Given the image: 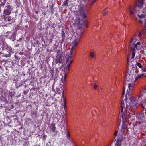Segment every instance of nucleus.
<instances>
[{
    "label": "nucleus",
    "instance_id": "nucleus-1",
    "mask_svg": "<svg viewBox=\"0 0 146 146\" xmlns=\"http://www.w3.org/2000/svg\"><path fill=\"white\" fill-rule=\"evenodd\" d=\"M137 106V102L135 99L133 97H126L124 100L121 101V112L122 113L123 119H125L127 115V112L129 107L135 109Z\"/></svg>",
    "mask_w": 146,
    "mask_h": 146
},
{
    "label": "nucleus",
    "instance_id": "nucleus-2",
    "mask_svg": "<svg viewBox=\"0 0 146 146\" xmlns=\"http://www.w3.org/2000/svg\"><path fill=\"white\" fill-rule=\"evenodd\" d=\"M73 53H71L70 52V53L68 54L66 56V63L64 64L63 68L62 70H65L66 71H69L70 67L71 64L73 60L72 59V55Z\"/></svg>",
    "mask_w": 146,
    "mask_h": 146
},
{
    "label": "nucleus",
    "instance_id": "nucleus-3",
    "mask_svg": "<svg viewBox=\"0 0 146 146\" xmlns=\"http://www.w3.org/2000/svg\"><path fill=\"white\" fill-rule=\"evenodd\" d=\"M137 13V15L139 18V23L141 24H142L144 23H145L144 30L145 33H146V19L145 17V15L142 14V13L141 12V11H140L139 12Z\"/></svg>",
    "mask_w": 146,
    "mask_h": 146
},
{
    "label": "nucleus",
    "instance_id": "nucleus-4",
    "mask_svg": "<svg viewBox=\"0 0 146 146\" xmlns=\"http://www.w3.org/2000/svg\"><path fill=\"white\" fill-rule=\"evenodd\" d=\"M144 3L143 0H138L134 6L135 7L138 13L140 11H141V8L142 7Z\"/></svg>",
    "mask_w": 146,
    "mask_h": 146
},
{
    "label": "nucleus",
    "instance_id": "nucleus-5",
    "mask_svg": "<svg viewBox=\"0 0 146 146\" xmlns=\"http://www.w3.org/2000/svg\"><path fill=\"white\" fill-rule=\"evenodd\" d=\"M133 86V83H129L128 84V88L127 89V92L126 94V97H130V96L131 95V92L132 91Z\"/></svg>",
    "mask_w": 146,
    "mask_h": 146
},
{
    "label": "nucleus",
    "instance_id": "nucleus-6",
    "mask_svg": "<svg viewBox=\"0 0 146 146\" xmlns=\"http://www.w3.org/2000/svg\"><path fill=\"white\" fill-rule=\"evenodd\" d=\"M131 51L132 52V56L131 57V59H133L136 55V57H138L139 56V52L138 50L136 49L133 46L131 48Z\"/></svg>",
    "mask_w": 146,
    "mask_h": 146
},
{
    "label": "nucleus",
    "instance_id": "nucleus-7",
    "mask_svg": "<svg viewBox=\"0 0 146 146\" xmlns=\"http://www.w3.org/2000/svg\"><path fill=\"white\" fill-rule=\"evenodd\" d=\"M63 61L62 56L60 51L59 50L57 52V55L56 56V59L55 61L56 64L61 63Z\"/></svg>",
    "mask_w": 146,
    "mask_h": 146
},
{
    "label": "nucleus",
    "instance_id": "nucleus-8",
    "mask_svg": "<svg viewBox=\"0 0 146 146\" xmlns=\"http://www.w3.org/2000/svg\"><path fill=\"white\" fill-rule=\"evenodd\" d=\"M128 9L130 14L131 15L134 16L135 13L138 12L134 6H129Z\"/></svg>",
    "mask_w": 146,
    "mask_h": 146
},
{
    "label": "nucleus",
    "instance_id": "nucleus-9",
    "mask_svg": "<svg viewBox=\"0 0 146 146\" xmlns=\"http://www.w3.org/2000/svg\"><path fill=\"white\" fill-rule=\"evenodd\" d=\"M62 71L63 73L62 74H64V75L61 79L60 81V83H62L63 84H65L66 82V78L67 74L69 72V71H66L65 70H62Z\"/></svg>",
    "mask_w": 146,
    "mask_h": 146
},
{
    "label": "nucleus",
    "instance_id": "nucleus-10",
    "mask_svg": "<svg viewBox=\"0 0 146 146\" xmlns=\"http://www.w3.org/2000/svg\"><path fill=\"white\" fill-rule=\"evenodd\" d=\"M78 43L77 41L76 40H74V41L70 43V52H71V53H73V50L77 45Z\"/></svg>",
    "mask_w": 146,
    "mask_h": 146
},
{
    "label": "nucleus",
    "instance_id": "nucleus-11",
    "mask_svg": "<svg viewBox=\"0 0 146 146\" xmlns=\"http://www.w3.org/2000/svg\"><path fill=\"white\" fill-rule=\"evenodd\" d=\"M127 130V129L122 128L119 131V135L122 139H125L126 137L125 133Z\"/></svg>",
    "mask_w": 146,
    "mask_h": 146
},
{
    "label": "nucleus",
    "instance_id": "nucleus-12",
    "mask_svg": "<svg viewBox=\"0 0 146 146\" xmlns=\"http://www.w3.org/2000/svg\"><path fill=\"white\" fill-rule=\"evenodd\" d=\"M66 117V115L65 114L64 115L62 116V118L61 119V121L60 122V125L61 128L62 129L64 127L65 124V117Z\"/></svg>",
    "mask_w": 146,
    "mask_h": 146
},
{
    "label": "nucleus",
    "instance_id": "nucleus-13",
    "mask_svg": "<svg viewBox=\"0 0 146 146\" xmlns=\"http://www.w3.org/2000/svg\"><path fill=\"white\" fill-rule=\"evenodd\" d=\"M49 129V131H52L53 132H55L56 127L54 123H51L50 125L48 127L47 129Z\"/></svg>",
    "mask_w": 146,
    "mask_h": 146
},
{
    "label": "nucleus",
    "instance_id": "nucleus-14",
    "mask_svg": "<svg viewBox=\"0 0 146 146\" xmlns=\"http://www.w3.org/2000/svg\"><path fill=\"white\" fill-rule=\"evenodd\" d=\"M11 6H8L4 11V14L7 15H9L11 13Z\"/></svg>",
    "mask_w": 146,
    "mask_h": 146
},
{
    "label": "nucleus",
    "instance_id": "nucleus-15",
    "mask_svg": "<svg viewBox=\"0 0 146 146\" xmlns=\"http://www.w3.org/2000/svg\"><path fill=\"white\" fill-rule=\"evenodd\" d=\"M136 49L138 50H140L142 48V44L139 42H137L133 46Z\"/></svg>",
    "mask_w": 146,
    "mask_h": 146
},
{
    "label": "nucleus",
    "instance_id": "nucleus-16",
    "mask_svg": "<svg viewBox=\"0 0 146 146\" xmlns=\"http://www.w3.org/2000/svg\"><path fill=\"white\" fill-rule=\"evenodd\" d=\"M128 124V122L127 120H125L123 123L122 128L127 129V127Z\"/></svg>",
    "mask_w": 146,
    "mask_h": 146
},
{
    "label": "nucleus",
    "instance_id": "nucleus-17",
    "mask_svg": "<svg viewBox=\"0 0 146 146\" xmlns=\"http://www.w3.org/2000/svg\"><path fill=\"white\" fill-rule=\"evenodd\" d=\"M139 120H141L143 121V118L144 117L143 114H141L138 115L136 117Z\"/></svg>",
    "mask_w": 146,
    "mask_h": 146
},
{
    "label": "nucleus",
    "instance_id": "nucleus-18",
    "mask_svg": "<svg viewBox=\"0 0 146 146\" xmlns=\"http://www.w3.org/2000/svg\"><path fill=\"white\" fill-rule=\"evenodd\" d=\"M143 75H144V74H143L137 75V76H136L135 78V79L133 81L135 83L137 80H138L141 77H142L143 76Z\"/></svg>",
    "mask_w": 146,
    "mask_h": 146
},
{
    "label": "nucleus",
    "instance_id": "nucleus-19",
    "mask_svg": "<svg viewBox=\"0 0 146 146\" xmlns=\"http://www.w3.org/2000/svg\"><path fill=\"white\" fill-rule=\"evenodd\" d=\"M137 39L135 36V37H132L131 39L130 43L132 44H134L135 43Z\"/></svg>",
    "mask_w": 146,
    "mask_h": 146
},
{
    "label": "nucleus",
    "instance_id": "nucleus-20",
    "mask_svg": "<svg viewBox=\"0 0 146 146\" xmlns=\"http://www.w3.org/2000/svg\"><path fill=\"white\" fill-rule=\"evenodd\" d=\"M79 11L81 15H84L86 13V10L84 9L81 8L80 9Z\"/></svg>",
    "mask_w": 146,
    "mask_h": 146
},
{
    "label": "nucleus",
    "instance_id": "nucleus-21",
    "mask_svg": "<svg viewBox=\"0 0 146 146\" xmlns=\"http://www.w3.org/2000/svg\"><path fill=\"white\" fill-rule=\"evenodd\" d=\"M95 53L93 52H91L90 53V56L91 58L93 59L95 57Z\"/></svg>",
    "mask_w": 146,
    "mask_h": 146
},
{
    "label": "nucleus",
    "instance_id": "nucleus-22",
    "mask_svg": "<svg viewBox=\"0 0 146 146\" xmlns=\"http://www.w3.org/2000/svg\"><path fill=\"white\" fill-rule=\"evenodd\" d=\"M136 66H138L139 68H142L143 67V66L142 64L139 62H137L135 64Z\"/></svg>",
    "mask_w": 146,
    "mask_h": 146
},
{
    "label": "nucleus",
    "instance_id": "nucleus-23",
    "mask_svg": "<svg viewBox=\"0 0 146 146\" xmlns=\"http://www.w3.org/2000/svg\"><path fill=\"white\" fill-rule=\"evenodd\" d=\"M141 12L142 13V14L145 15V16L146 15V6L143 9H141Z\"/></svg>",
    "mask_w": 146,
    "mask_h": 146
},
{
    "label": "nucleus",
    "instance_id": "nucleus-24",
    "mask_svg": "<svg viewBox=\"0 0 146 146\" xmlns=\"http://www.w3.org/2000/svg\"><path fill=\"white\" fill-rule=\"evenodd\" d=\"M141 36H142V33L141 32H139V35L137 36L138 37L137 39H140L141 38Z\"/></svg>",
    "mask_w": 146,
    "mask_h": 146
},
{
    "label": "nucleus",
    "instance_id": "nucleus-25",
    "mask_svg": "<svg viewBox=\"0 0 146 146\" xmlns=\"http://www.w3.org/2000/svg\"><path fill=\"white\" fill-rule=\"evenodd\" d=\"M0 2H1V3H0V5H4L5 3V0H0Z\"/></svg>",
    "mask_w": 146,
    "mask_h": 146
},
{
    "label": "nucleus",
    "instance_id": "nucleus-26",
    "mask_svg": "<svg viewBox=\"0 0 146 146\" xmlns=\"http://www.w3.org/2000/svg\"><path fill=\"white\" fill-rule=\"evenodd\" d=\"M66 135L67 136V138L68 139H69L70 136V133L68 131H67L66 133Z\"/></svg>",
    "mask_w": 146,
    "mask_h": 146
},
{
    "label": "nucleus",
    "instance_id": "nucleus-27",
    "mask_svg": "<svg viewBox=\"0 0 146 146\" xmlns=\"http://www.w3.org/2000/svg\"><path fill=\"white\" fill-rule=\"evenodd\" d=\"M64 84H62V83H60V87H61V90H62V89H64Z\"/></svg>",
    "mask_w": 146,
    "mask_h": 146
},
{
    "label": "nucleus",
    "instance_id": "nucleus-28",
    "mask_svg": "<svg viewBox=\"0 0 146 146\" xmlns=\"http://www.w3.org/2000/svg\"><path fill=\"white\" fill-rule=\"evenodd\" d=\"M96 1V0H93V1L89 4V5L90 6H92Z\"/></svg>",
    "mask_w": 146,
    "mask_h": 146
},
{
    "label": "nucleus",
    "instance_id": "nucleus-29",
    "mask_svg": "<svg viewBox=\"0 0 146 146\" xmlns=\"http://www.w3.org/2000/svg\"><path fill=\"white\" fill-rule=\"evenodd\" d=\"M61 91L62 92V95L63 97L64 96V89H62V90Z\"/></svg>",
    "mask_w": 146,
    "mask_h": 146
},
{
    "label": "nucleus",
    "instance_id": "nucleus-30",
    "mask_svg": "<svg viewBox=\"0 0 146 146\" xmlns=\"http://www.w3.org/2000/svg\"><path fill=\"white\" fill-rule=\"evenodd\" d=\"M98 87V85H96L95 83H94V89H96Z\"/></svg>",
    "mask_w": 146,
    "mask_h": 146
},
{
    "label": "nucleus",
    "instance_id": "nucleus-31",
    "mask_svg": "<svg viewBox=\"0 0 146 146\" xmlns=\"http://www.w3.org/2000/svg\"><path fill=\"white\" fill-rule=\"evenodd\" d=\"M121 144L120 142H118L115 145V146H121Z\"/></svg>",
    "mask_w": 146,
    "mask_h": 146
},
{
    "label": "nucleus",
    "instance_id": "nucleus-32",
    "mask_svg": "<svg viewBox=\"0 0 146 146\" xmlns=\"http://www.w3.org/2000/svg\"><path fill=\"white\" fill-rule=\"evenodd\" d=\"M143 72H146V67H142L141 68Z\"/></svg>",
    "mask_w": 146,
    "mask_h": 146
},
{
    "label": "nucleus",
    "instance_id": "nucleus-33",
    "mask_svg": "<svg viewBox=\"0 0 146 146\" xmlns=\"http://www.w3.org/2000/svg\"><path fill=\"white\" fill-rule=\"evenodd\" d=\"M103 13L104 15H106L108 14V12L107 11H105L103 12Z\"/></svg>",
    "mask_w": 146,
    "mask_h": 146
},
{
    "label": "nucleus",
    "instance_id": "nucleus-34",
    "mask_svg": "<svg viewBox=\"0 0 146 146\" xmlns=\"http://www.w3.org/2000/svg\"><path fill=\"white\" fill-rule=\"evenodd\" d=\"M125 87H124L123 90V92H122V95H124L125 94Z\"/></svg>",
    "mask_w": 146,
    "mask_h": 146
},
{
    "label": "nucleus",
    "instance_id": "nucleus-35",
    "mask_svg": "<svg viewBox=\"0 0 146 146\" xmlns=\"http://www.w3.org/2000/svg\"><path fill=\"white\" fill-rule=\"evenodd\" d=\"M118 133V131H115L114 133V135L115 136H116Z\"/></svg>",
    "mask_w": 146,
    "mask_h": 146
},
{
    "label": "nucleus",
    "instance_id": "nucleus-36",
    "mask_svg": "<svg viewBox=\"0 0 146 146\" xmlns=\"http://www.w3.org/2000/svg\"><path fill=\"white\" fill-rule=\"evenodd\" d=\"M11 17L10 16H9L8 17L7 21L9 22H10L11 21Z\"/></svg>",
    "mask_w": 146,
    "mask_h": 146
},
{
    "label": "nucleus",
    "instance_id": "nucleus-37",
    "mask_svg": "<svg viewBox=\"0 0 146 146\" xmlns=\"http://www.w3.org/2000/svg\"><path fill=\"white\" fill-rule=\"evenodd\" d=\"M146 92V88L143 89L141 92H142L143 93H145Z\"/></svg>",
    "mask_w": 146,
    "mask_h": 146
},
{
    "label": "nucleus",
    "instance_id": "nucleus-38",
    "mask_svg": "<svg viewBox=\"0 0 146 146\" xmlns=\"http://www.w3.org/2000/svg\"><path fill=\"white\" fill-rule=\"evenodd\" d=\"M57 92L59 93V94H60L61 93V92H61V90H59L58 89L57 90Z\"/></svg>",
    "mask_w": 146,
    "mask_h": 146
},
{
    "label": "nucleus",
    "instance_id": "nucleus-39",
    "mask_svg": "<svg viewBox=\"0 0 146 146\" xmlns=\"http://www.w3.org/2000/svg\"><path fill=\"white\" fill-rule=\"evenodd\" d=\"M64 102V104H66V100L65 98H64L63 99Z\"/></svg>",
    "mask_w": 146,
    "mask_h": 146
},
{
    "label": "nucleus",
    "instance_id": "nucleus-40",
    "mask_svg": "<svg viewBox=\"0 0 146 146\" xmlns=\"http://www.w3.org/2000/svg\"><path fill=\"white\" fill-rule=\"evenodd\" d=\"M88 22H87V23H85V25L86 26H88Z\"/></svg>",
    "mask_w": 146,
    "mask_h": 146
},
{
    "label": "nucleus",
    "instance_id": "nucleus-41",
    "mask_svg": "<svg viewBox=\"0 0 146 146\" xmlns=\"http://www.w3.org/2000/svg\"><path fill=\"white\" fill-rule=\"evenodd\" d=\"M64 108L65 109L67 108V107H66V104H64Z\"/></svg>",
    "mask_w": 146,
    "mask_h": 146
},
{
    "label": "nucleus",
    "instance_id": "nucleus-42",
    "mask_svg": "<svg viewBox=\"0 0 146 146\" xmlns=\"http://www.w3.org/2000/svg\"><path fill=\"white\" fill-rule=\"evenodd\" d=\"M83 15V17H84V18H86L87 17L86 15H85V14L84 15Z\"/></svg>",
    "mask_w": 146,
    "mask_h": 146
},
{
    "label": "nucleus",
    "instance_id": "nucleus-43",
    "mask_svg": "<svg viewBox=\"0 0 146 146\" xmlns=\"http://www.w3.org/2000/svg\"><path fill=\"white\" fill-rule=\"evenodd\" d=\"M127 62L128 64V62H129V59H128V58H127Z\"/></svg>",
    "mask_w": 146,
    "mask_h": 146
},
{
    "label": "nucleus",
    "instance_id": "nucleus-44",
    "mask_svg": "<svg viewBox=\"0 0 146 146\" xmlns=\"http://www.w3.org/2000/svg\"><path fill=\"white\" fill-rule=\"evenodd\" d=\"M123 46L124 47H125V46H125V45H123Z\"/></svg>",
    "mask_w": 146,
    "mask_h": 146
},
{
    "label": "nucleus",
    "instance_id": "nucleus-45",
    "mask_svg": "<svg viewBox=\"0 0 146 146\" xmlns=\"http://www.w3.org/2000/svg\"><path fill=\"white\" fill-rule=\"evenodd\" d=\"M142 106V107H143V108H144V107L143 106Z\"/></svg>",
    "mask_w": 146,
    "mask_h": 146
}]
</instances>
